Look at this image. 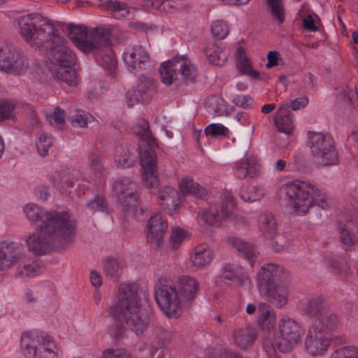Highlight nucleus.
<instances>
[{
    "instance_id": "9d476101",
    "label": "nucleus",
    "mask_w": 358,
    "mask_h": 358,
    "mask_svg": "<svg viewBox=\"0 0 358 358\" xmlns=\"http://www.w3.org/2000/svg\"><path fill=\"white\" fill-rule=\"evenodd\" d=\"M54 342L45 333L36 334L31 338L29 332H24L21 337V348L25 356L34 358H57L54 350Z\"/></svg>"
},
{
    "instance_id": "bf43d9fd",
    "label": "nucleus",
    "mask_w": 358,
    "mask_h": 358,
    "mask_svg": "<svg viewBox=\"0 0 358 358\" xmlns=\"http://www.w3.org/2000/svg\"><path fill=\"white\" fill-rule=\"evenodd\" d=\"M211 31L215 37L219 39H223L229 33V27L226 22L217 20L213 22Z\"/></svg>"
},
{
    "instance_id": "c85d7f7f",
    "label": "nucleus",
    "mask_w": 358,
    "mask_h": 358,
    "mask_svg": "<svg viewBox=\"0 0 358 358\" xmlns=\"http://www.w3.org/2000/svg\"><path fill=\"white\" fill-rule=\"evenodd\" d=\"M256 337V331L250 325L247 326L245 328L236 330L233 336L234 343L241 349H246L252 346Z\"/></svg>"
},
{
    "instance_id": "7c9ffc66",
    "label": "nucleus",
    "mask_w": 358,
    "mask_h": 358,
    "mask_svg": "<svg viewBox=\"0 0 358 358\" xmlns=\"http://www.w3.org/2000/svg\"><path fill=\"white\" fill-rule=\"evenodd\" d=\"M101 6L113 13L116 18L126 17L130 13L127 3L118 0H101Z\"/></svg>"
},
{
    "instance_id": "6e6d98bb",
    "label": "nucleus",
    "mask_w": 358,
    "mask_h": 358,
    "mask_svg": "<svg viewBox=\"0 0 358 358\" xmlns=\"http://www.w3.org/2000/svg\"><path fill=\"white\" fill-rule=\"evenodd\" d=\"M52 144V138L46 134H41L36 142V149L40 155L45 157Z\"/></svg>"
},
{
    "instance_id": "c9c22d12",
    "label": "nucleus",
    "mask_w": 358,
    "mask_h": 358,
    "mask_svg": "<svg viewBox=\"0 0 358 358\" xmlns=\"http://www.w3.org/2000/svg\"><path fill=\"white\" fill-rule=\"evenodd\" d=\"M178 64L176 59L162 64L159 72L161 80L164 84L171 85L173 83L176 71L178 69Z\"/></svg>"
},
{
    "instance_id": "393cba45",
    "label": "nucleus",
    "mask_w": 358,
    "mask_h": 358,
    "mask_svg": "<svg viewBox=\"0 0 358 358\" xmlns=\"http://www.w3.org/2000/svg\"><path fill=\"white\" fill-rule=\"evenodd\" d=\"M136 161L135 148L131 145H117L115 148V162L118 167L129 168Z\"/></svg>"
},
{
    "instance_id": "473e14b6",
    "label": "nucleus",
    "mask_w": 358,
    "mask_h": 358,
    "mask_svg": "<svg viewBox=\"0 0 358 358\" xmlns=\"http://www.w3.org/2000/svg\"><path fill=\"white\" fill-rule=\"evenodd\" d=\"M179 185L183 194H193L196 197L203 198L207 194L205 188L189 178H182Z\"/></svg>"
},
{
    "instance_id": "8fccbe9b",
    "label": "nucleus",
    "mask_w": 358,
    "mask_h": 358,
    "mask_svg": "<svg viewBox=\"0 0 358 358\" xmlns=\"http://www.w3.org/2000/svg\"><path fill=\"white\" fill-rule=\"evenodd\" d=\"M272 16L277 19L280 23L284 22L285 13L282 0H267Z\"/></svg>"
},
{
    "instance_id": "f03ea898",
    "label": "nucleus",
    "mask_w": 358,
    "mask_h": 358,
    "mask_svg": "<svg viewBox=\"0 0 358 358\" xmlns=\"http://www.w3.org/2000/svg\"><path fill=\"white\" fill-rule=\"evenodd\" d=\"M38 231L27 236L25 242L28 250L36 255H43L53 247L68 245L75 235L73 222L58 225V227H41Z\"/></svg>"
},
{
    "instance_id": "c756f323",
    "label": "nucleus",
    "mask_w": 358,
    "mask_h": 358,
    "mask_svg": "<svg viewBox=\"0 0 358 358\" xmlns=\"http://www.w3.org/2000/svg\"><path fill=\"white\" fill-rule=\"evenodd\" d=\"M258 323L262 330L270 332L275 325V313L266 303H261L259 306Z\"/></svg>"
},
{
    "instance_id": "423d86ee",
    "label": "nucleus",
    "mask_w": 358,
    "mask_h": 358,
    "mask_svg": "<svg viewBox=\"0 0 358 358\" xmlns=\"http://www.w3.org/2000/svg\"><path fill=\"white\" fill-rule=\"evenodd\" d=\"M282 268L277 264H267L262 267L257 277V287L262 295L270 298L276 306L282 307L287 302L288 289L279 283Z\"/></svg>"
},
{
    "instance_id": "79ce46f5",
    "label": "nucleus",
    "mask_w": 358,
    "mask_h": 358,
    "mask_svg": "<svg viewBox=\"0 0 358 358\" xmlns=\"http://www.w3.org/2000/svg\"><path fill=\"white\" fill-rule=\"evenodd\" d=\"M68 120L73 127L85 128L94 121V117L89 113L78 110L74 115L69 116Z\"/></svg>"
},
{
    "instance_id": "680f3d73",
    "label": "nucleus",
    "mask_w": 358,
    "mask_h": 358,
    "mask_svg": "<svg viewBox=\"0 0 358 358\" xmlns=\"http://www.w3.org/2000/svg\"><path fill=\"white\" fill-rule=\"evenodd\" d=\"M87 206L93 212H104L108 209L106 201L101 196H96L93 200L89 201Z\"/></svg>"
},
{
    "instance_id": "4be33fe9",
    "label": "nucleus",
    "mask_w": 358,
    "mask_h": 358,
    "mask_svg": "<svg viewBox=\"0 0 358 358\" xmlns=\"http://www.w3.org/2000/svg\"><path fill=\"white\" fill-rule=\"evenodd\" d=\"M289 103H285L279 107L274 118L275 124L281 133L289 135L292 133L294 125Z\"/></svg>"
},
{
    "instance_id": "39448f33",
    "label": "nucleus",
    "mask_w": 358,
    "mask_h": 358,
    "mask_svg": "<svg viewBox=\"0 0 358 358\" xmlns=\"http://www.w3.org/2000/svg\"><path fill=\"white\" fill-rule=\"evenodd\" d=\"M66 30L69 39L83 52H94L103 48H108L111 30L102 26L90 32L87 27L69 24Z\"/></svg>"
},
{
    "instance_id": "338daca9",
    "label": "nucleus",
    "mask_w": 358,
    "mask_h": 358,
    "mask_svg": "<svg viewBox=\"0 0 358 358\" xmlns=\"http://www.w3.org/2000/svg\"><path fill=\"white\" fill-rule=\"evenodd\" d=\"M178 6V2L176 0H164L154 7L161 12L169 13Z\"/></svg>"
},
{
    "instance_id": "f257e3e1",
    "label": "nucleus",
    "mask_w": 358,
    "mask_h": 358,
    "mask_svg": "<svg viewBox=\"0 0 358 358\" xmlns=\"http://www.w3.org/2000/svg\"><path fill=\"white\" fill-rule=\"evenodd\" d=\"M138 286L135 283L122 285L118 292V303L110 308V314L119 323L137 335L142 334L150 324L153 313L138 301Z\"/></svg>"
},
{
    "instance_id": "69168bd1",
    "label": "nucleus",
    "mask_w": 358,
    "mask_h": 358,
    "mask_svg": "<svg viewBox=\"0 0 358 358\" xmlns=\"http://www.w3.org/2000/svg\"><path fill=\"white\" fill-rule=\"evenodd\" d=\"M227 130V128L222 124H211L206 127L205 134L212 137H217L219 136H224Z\"/></svg>"
},
{
    "instance_id": "e2e57ef3",
    "label": "nucleus",
    "mask_w": 358,
    "mask_h": 358,
    "mask_svg": "<svg viewBox=\"0 0 358 358\" xmlns=\"http://www.w3.org/2000/svg\"><path fill=\"white\" fill-rule=\"evenodd\" d=\"M327 263L328 267L332 269L336 274H341L344 272L347 275L350 274V271L346 264L339 262L334 259H327Z\"/></svg>"
},
{
    "instance_id": "f704fd0d",
    "label": "nucleus",
    "mask_w": 358,
    "mask_h": 358,
    "mask_svg": "<svg viewBox=\"0 0 358 358\" xmlns=\"http://www.w3.org/2000/svg\"><path fill=\"white\" fill-rule=\"evenodd\" d=\"M325 301L320 296L310 298L307 303L305 314L310 318H317L327 309L325 307Z\"/></svg>"
},
{
    "instance_id": "052dcab7",
    "label": "nucleus",
    "mask_w": 358,
    "mask_h": 358,
    "mask_svg": "<svg viewBox=\"0 0 358 358\" xmlns=\"http://www.w3.org/2000/svg\"><path fill=\"white\" fill-rule=\"evenodd\" d=\"M89 165L90 169L96 174H100L103 169V163L101 157L96 153L92 152L89 156Z\"/></svg>"
},
{
    "instance_id": "6e6552de",
    "label": "nucleus",
    "mask_w": 358,
    "mask_h": 358,
    "mask_svg": "<svg viewBox=\"0 0 358 358\" xmlns=\"http://www.w3.org/2000/svg\"><path fill=\"white\" fill-rule=\"evenodd\" d=\"M155 299L162 310L169 317L181 314V299L174 282L167 277H162L155 285Z\"/></svg>"
},
{
    "instance_id": "864d4df0",
    "label": "nucleus",
    "mask_w": 358,
    "mask_h": 358,
    "mask_svg": "<svg viewBox=\"0 0 358 358\" xmlns=\"http://www.w3.org/2000/svg\"><path fill=\"white\" fill-rule=\"evenodd\" d=\"M101 64L106 71H108L109 74L113 75L115 73L117 61L115 55L110 48H108V53L102 57L101 59Z\"/></svg>"
},
{
    "instance_id": "49530a36",
    "label": "nucleus",
    "mask_w": 358,
    "mask_h": 358,
    "mask_svg": "<svg viewBox=\"0 0 358 358\" xmlns=\"http://www.w3.org/2000/svg\"><path fill=\"white\" fill-rule=\"evenodd\" d=\"M46 116L51 125L59 129L64 128L65 124V112L59 106L55 107L53 113L47 114Z\"/></svg>"
},
{
    "instance_id": "72a5a7b5",
    "label": "nucleus",
    "mask_w": 358,
    "mask_h": 358,
    "mask_svg": "<svg viewBox=\"0 0 358 358\" xmlns=\"http://www.w3.org/2000/svg\"><path fill=\"white\" fill-rule=\"evenodd\" d=\"M213 251L208 245L203 244L194 249L192 262L194 266L202 268L208 264L213 259Z\"/></svg>"
},
{
    "instance_id": "5fc2aeb1",
    "label": "nucleus",
    "mask_w": 358,
    "mask_h": 358,
    "mask_svg": "<svg viewBox=\"0 0 358 358\" xmlns=\"http://www.w3.org/2000/svg\"><path fill=\"white\" fill-rule=\"evenodd\" d=\"M187 237V233L180 227H175L172 229L170 236V245L173 249H177Z\"/></svg>"
},
{
    "instance_id": "4c0bfd02",
    "label": "nucleus",
    "mask_w": 358,
    "mask_h": 358,
    "mask_svg": "<svg viewBox=\"0 0 358 358\" xmlns=\"http://www.w3.org/2000/svg\"><path fill=\"white\" fill-rule=\"evenodd\" d=\"M259 229L264 236L269 238L277 232L275 220L272 214L264 213L259 218Z\"/></svg>"
},
{
    "instance_id": "13d9d810",
    "label": "nucleus",
    "mask_w": 358,
    "mask_h": 358,
    "mask_svg": "<svg viewBox=\"0 0 358 358\" xmlns=\"http://www.w3.org/2000/svg\"><path fill=\"white\" fill-rule=\"evenodd\" d=\"M223 100L218 96H213L208 97L205 102V105L209 113L220 114L223 106Z\"/></svg>"
},
{
    "instance_id": "e433bc0d",
    "label": "nucleus",
    "mask_w": 358,
    "mask_h": 358,
    "mask_svg": "<svg viewBox=\"0 0 358 358\" xmlns=\"http://www.w3.org/2000/svg\"><path fill=\"white\" fill-rule=\"evenodd\" d=\"M221 276L222 278L231 281L238 286H242L248 280V275L244 273L241 266L236 269L226 267L222 269Z\"/></svg>"
},
{
    "instance_id": "bb28decb",
    "label": "nucleus",
    "mask_w": 358,
    "mask_h": 358,
    "mask_svg": "<svg viewBox=\"0 0 358 358\" xmlns=\"http://www.w3.org/2000/svg\"><path fill=\"white\" fill-rule=\"evenodd\" d=\"M204 53L210 63L217 66H222L229 56V54L224 51L222 43L213 41L208 43Z\"/></svg>"
},
{
    "instance_id": "ea45409f",
    "label": "nucleus",
    "mask_w": 358,
    "mask_h": 358,
    "mask_svg": "<svg viewBox=\"0 0 358 358\" xmlns=\"http://www.w3.org/2000/svg\"><path fill=\"white\" fill-rule=\"evenodd\" d=\"M231 245L245 258L250 262L254 260L256 256V250L254 245L238 238L232 239Z\"/></svg>"
},
{
    "instance_id": "a878e982",
    "label": "nucleus",
    "mask_w": 358,
    "mask_h": 358,
    "mask_svg": "<svg viewBox=\"0 0 358 358\" xmlns=\"http://www.w3.org/2000/svg\"><path fill=\"white\" fill-rule=\"evenodd\" d=\"M338 325V319L337 315L327 309L315 320L311 327L318 331L324 332L327 335L328 332L335 329Z\"/></svg>"
},
{
    "instance_id": "2eb2a0df",
    "label": "nucleus",
    "mask_w": 358,
    "mask_h": 358,
    "mask_svg": "<svg viewBox=\"0 0 358 358\" xmlns=\"http://www.w3.org/2000/svg\"><path fill=\"white\" fill-rule=\"evenodd\" d=\"M234 209V198L226 195L219 203L210 204L206 209L200 210L198 216L208 225L216 226L231 217Z\"/></svg>"
},
{
    "instance_id": "ddd939ff",
    "label": "nucleus",
    "mask_w": 358,
    "mask_h": 358,
    "mask_svg": "<svg viewBox=\"0 0 358 358\" xmlns=\"http://www.w3.org/2000/svg\"><path fill=\"white\" fill-rule=\"evenodd\" d=\"M138 183L126 177L117 180L113 185V191L126 211L136 213L139 206Z\"/></svg>"
},
{
    "instance_id": "7ed1b4c3",
    "label": "nucleus",
    "mask_w": 358,
    "mask_h": 358,
    "mask_svg": "<svg viewBox=\"0 0 358 358\" xmlns=\"http://www.w3.org/2000/svg\"><path fill=\"white\" fill-rule=\"evenodd\" d=\"M17 23L22 37L31 45L43 46L51 40L55 41L59 33L48 18L37 13L20 17Z\"/></svg>"
},
{
    "instance_id": "5701e85b",
    "label": "nucleus",
    "mask_w": 358,
    "mask_h": 358,
    "mask_svg": "<svg viewBox=\"0 0 358 358\" xmlns=\"http://www.w3.org/2000/svg\"><path fill=\"white\" fill-rule=\"evenodd\" d=\"M199 287V282L194 278L189 275L180 277L178 282V292L180 298L181 297L187 302L192 301L196 296Z\"/></svg>"
},
{
    "instance_id": "412c9836",
    "label": "nucleus",
    "mask_w": 358,
    "mask_h": 358,
    "mask_svg": "<svg viewBox=\"0 0 358 358\" xmlns=\"http://www.w3.org/2000/svg\"><path fill=\"white\" fill-rule=\"evenodd\" d=\"M148 229V241L151 243L156 244L159 248L168 229L166 221L164 220L161 214L156 213L149 220Z\"/></svg>"
},
{
    "instance_id": "0e129e2a",
    "label": "nucleus",
    "mask_w": 358,
    "mask_h": 358,
    "mask_svg": "<svg viewBox=\"0 0 358 358\" xmlns=\"http://www.w3.org/2000/svg\"><path fill=\"white\" fill-rule=\"evenodd\" d=\"M103 358H132L131 355L124 349H107L103 352Z\"/></svg>"
},
{
    "instance_id": "f3484780",
    "label": "nucleus",
    "mask_w": 358,
    "mask_h": 358,
    "mask_svg": "<svg viewBox=\"0 0 358 358\" xmlns=\"http://www.w3.org/2000/svg\"><path fill=\"white\" fill-rule=\"evenodd\" d=\"M330 345L329 337L324 333L310 327L305 340L306 351L313 356L324 355Z\"/></svg>"
},
{
    "instance_id": "603ef678",
    "label": "nucleus",
    "mask_w": 358,
    "mask_h": 358,
    "mask_svg": "<svg viewBox=\"0 0 358 358\" xmlns=\"http://www.w3.org/2000/svg\"><path fill=\"white\" fill-rule=\"evenodd\" d=\"M331 358H358V350L355 346L342 347L334 350Z\"/></svg>"
},
{
    "instance_id": "3c124183",
    "label": "nucleus",
    "mask_w": 358,
    "mask_h": 358,
    "mask_svg": "<svg viewBox=\"0 0 358 358\" xmlns=\"http://www.w3.org/2000/svg\"><path fill=\"white\" fill-rule=\"evenodd\" d=\"M144 171L143 180L149 188H157L159 185L157 167L143 169Z\"/></svg>"
},
{
    "instance_id": "20e7f679",
    "label": "nucleus",
    "mask_w": 358,
    "mask_h": 358,
    "mask_svg": "<svg viewBox=\"0 0 358 358\" xmlns=\"http://www.w3.org/2000/svg\"><path fill=\"white\" fill-rule=\"evenodd\" d=\"M285 192L289 206L297 213H306L308 209L317 205L322 209L329 206L326 199L313 185L302 181L287 184Z\"/></svg>"
},
{
    "instance_id": "dca6fc26",
    "label": "nucleus",
    "mask_w": 358,
    "mask_h": 358,
    "mask_svg": "<svg viewBox=\"0 0 358 358\" xmlns=\"http://www.w3.org/2000/svg\"><path fill=\"white\" fill-rule=\"evenodd\" d=\"M50 41L57 43V45L50 48L48 52V58L54 65L50 67V69L75 64L76 56L66 46V42L64 38L59 37L57 34L55 41L51 40Z\"/></svg>"
},
{
    "instance_id": "a18cd8bd",
    "label": "nucleus",
    "mask_w": 358,
    "mask_h": 358,
    "mask_svg": "<svg viewBox=\"0 0 358 358\" xmlns=\"http://www.w3.org/2000/svg\"><path fill=\"white\" fill-rule=\"evenodd\" d=\"M340 239L343 248L345 250H350L358 242L357 236L346 227H342L341 229Z\"/></svg>"
},
{
    "instance_id": "de8ad7c7",
    "label": "nucleus",
    "mask_w": 358,
    "mask_h": 358,
    "mask_svg": "<svg viewBox=\"0 0 358 358\" xmlns=\"http://www.w3.org/2000/svg\"><path fill=\"white\" fill-rule=\"evenodd\" d=\"M15 104L10 100L0 99V122L11 119L15 115Z\"/></svg>"
},
{
    "instance_id": "09e8293b",
    "label": "nucleus",
    "mask_w": 358,
    "mask_h": 358,
    "mask_svg": "<svg viewBox=\"0 0 358 358\" xmlns=\"http://www.w3.org/2000/svg\"><path fill=\"white\" fill-rule=\"evenodd\" d=\"M268 238L271 241L272 249L276 252H282L288 247V239L284 234H278L276 232Z\"/></svg>"
},
{
    "instance_id": "37998d69",
    "label": "nucleus",
    "mask_w": 358,
    "mask_h": 358,
    "mask_svg": "<svg viewBox=\"0 0 358 358\" xmlns=\"http://www.w3.org/2000/svg\"><path fill=\"white\" fill-rule=\"evenodd\" d=\"M103 270L107 277L117 278L121 275L123 267L120 261L113 258H108L103 264Z\"/></svg>"
},
{
    "instance_id": "c03bdc74",
    "label": "nucleus",
    "mask_w": 358,
    "mask_h": 358,
    "mask_svg": "<svg viewBox=\"0 0 358 358\" xmlns=\"http://www.w3.org/2000/svg\"><path fill=\"white\" fill-rule=\"evenodd\" d=\"M156 343L160 348H166L174 338V334L162 326H157L155 329Z\"/></svg>"
},
{
    "instance_id": "9b49d317",
    "label": "nucleus",
    "mask_w": 358,
    "mask_h": 358,
    "mask_svg": "<svg viewBox=\"0 0 358 358\" xmlns=\"http://www.w3.org/2000/svg\"><path fill=\"white\" fill-rule=\"evenodd\" d=\"M134 133L141 137L139 157L143 169L157 167L155 152L156 139L152 136L148 122L143 119L139 120Z\"/></svg>"
},
{
    "instance_id": "6ab92c4d",
    "label": "nucleus",
    "mask_w": 358,
    "mask_h": 358,
    "mask_svg": "<svg viewBox=\"0 0 358 358\" xmlns=\"http://www.w3.org/2000/svg\"><path fill=\"white\" fill-rule=\"evenodd\" d=\"M154 88L153 80L144 76L138 78L135 88L129 90L127 94V103L132 107L140 102H145L149 99V93Z\"/></svg>"
},
{
    "instance_id": "58836bf2",
    "label": "nucleus",
    "mask_w": 358,
    "mask_h": 358,
    "mask_svg": "<svg viewBox=\"0 0 358 358\" xmlns=\"http://www.w3.org/2000/svg\"><path fill=\"white\" fill-rule=\"evenodd\" d=\"M262 187L255 185H244L240 192V197L245 202L259 201L264 196Z\"/></svg>"
},
{
    "instance_id": "774afa93",
    "label": "nucleus",
    "mask_w": 358,
    "mask_h": 358,
    "mask_svg": "<svg viewBox=\"0 0 358 358\" xmlns=\"http://www.w3.org/2000/svg\"><path fill=\"white\" fill-rule=\"evenodd\" d=\"M38 270V266L36 263L24 264L22 269L19 268L18 273L21 276L30 277L35 275Z\"/></svg>"
},
{
    "instance_id": "a19ab883",
    "label": "nucleus",
    "mask_w": 358,
    "mask_h": 358,
    "mask_svg": "<svg viewBox=\"0 0 358 358\" xmlns=\"http://www.w3.org/2000/svg\"><path fill=\"white\" fill-rule=\"evenodd\" d=\"M51 180L55 187L60 191L64 192L66 188L71 187L73 185V181L70 174L66 171H59L54 173L51 176Z\"/></svg>"
},
{
    "instance_id": "cd10ccee",
    "label": "nucleus",
    "mask_w": 358,
    "mask_h": 358,
    "mask_svg": "<svg viewBox=\"0 0 358 358\" xmlns=\"http://www.w3.org/2000/svg\"><path fill=\"white\" fill-rule=\"evenodd\" d=\"M236 174L239 178H254L258 171V162L255 156H249L245 160L237 162Z\"/></svg>"
},
{
    "instance_id": "f8f14e48",
    "label": "nucleus",
    "mask_w": 358,
    "mask_h": 358,
    "mask_svg": "<svg viewBox=\"0 0 358 358\" xmlns=\"http://www.w3.org/2000/svg\"><path fill=\"white\" fill-rule=\"evenodd\" d=\"M29 69L27 57L19 49L8 44L0 45V70L20 76Z\"/></svg>"
},
{
    "instance_id": "1a4fd4ad",
    "label": "nucleus",
    "mask_w": 358,
    "mask_h": 358,
    "mask_svg": "<svg viewBox=\"0 0 358 358\" xmlns=\"http://www.w3.org/2000/svg\"><path fill=\"white\" fill-rule=\"evenodd\" d=\"M308 143L312 155L324 166L338 163V155L332 136L328 133L308 131Z\"/></svg>"
},
{
    "instance_id": "b1692460",
    "label": "nucleus",
    "mask_w": 358,
    "mask_h": 358,
    "mask_svg": "<svg viewBox=\"0 0 358 358\" xmlns=\"http://www.w3.org/2000/svg\"><path fill=\"white\" fill-rule=\"evenodd\" d=\"M179 202V194L174 188L171 187H165L162 191L159 192V205L169 214H173L177 210Z\"/></svg>"
},
{
    "instance_id": "2f4dec72",
    "label": "nucleus",
    "mask_w": 358,
    "mask_h": 358,
    "mask_svg": "<svg viewBox=\"0 0 358 358\" xmlns=\"http://www.w3.org/2000/svg\"><path fill=\"white\" fill-rule=\"evenodd\" d=\"M73 65L68 66L57 67L51 69L52 75L56 76L59 80L66 83L69 86L77 85V74L76 70L73 68Z\"/></svg>"
},
{
    "instance_id": "4d7b16f0",
    "label": "nucleus",
    "mask_w": 358,
    "mask_h": 358,
    "mask_svg": "<svg viewBox=\"0 0 358 358\" xmlns=\"http://www.w3.org/2000/svg\"><path fill=\"white\" fill-rule=\"evenodd\" d=\"M176 61L178 62V69L179 68V71L185 78H188L190 81L194 82L195 80V74L194 73V67L192 65L189 64V62L185 59L184 58L181 59V61H179L176 59Z\"/></svg>"
},
{
    "instance_id": "aec40b11",
    "label": "nucleus",
    "mask_w": 358,
    "mask_h": 358,
    "mask_svg": "<svg viewBox=\"0 0 358 358\" xmlns=\"http://www.w3.org/2000/svg\"><path fill=\"white\" fill-rule=\"evenodd\" d=\"M0 249L3 270L22 262L24 257L23 248L17 243L2 241Z\"/></svg>"
},
{
    "instance_id": "4468645a",
    "label": "nucleus",
    "mask_w": 358,
    "mask_h": 358,
    "mask_svg": "<svg viewBox=\"0 0 358 358\" xmlns=\"http://www.w3.org/2000/svg\"><path fill=\"white\" fill-rule=\"evenodd\" d=\"M24 213L27 218L37 225V228L46 227H58V225L73 222L69 220L67 213L56 211H44L34 203H29L24 207Z\"/></svg>"
},
{
    "instance_id": "0eeeda50",
    "label": "nucleus",
    "mask_w": 358,
    "mask_h": 358,
    "mask_svg": "<svg viewBox=\"0 0 358 358\" xmlns=\"http://www.w3.org/2000/svg\"><path fill=\"white\" fill-rule=\"evenodd\" d=\"M279 335L275 338V344L268 336L263 339V347L271 358L276 354V347L282 352H290L301 341V328L293 319L283 317L278 323Z\"/></svg>"
},
{
    "instance_id": "a211bd4d",
    "label": "nucleus",
    "mask_w": 358,
    "mask_h": 358,
    "mask_svg": "<svg viewBox=\"0 0 358 358\" xmlns=\"http://www.w3.org/2000/svg\"><path fill=\"white\" fill-rule=\"evenodd\" d=\"M124 60L131 71L142 70L150 62L148 53L141 44L128 47L124 53Z\"/></svg>"
}]
</instances>
